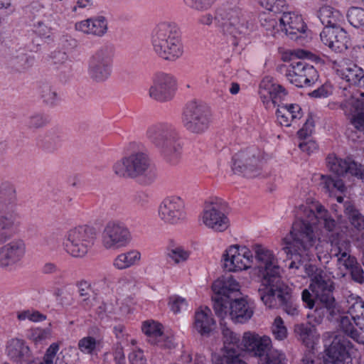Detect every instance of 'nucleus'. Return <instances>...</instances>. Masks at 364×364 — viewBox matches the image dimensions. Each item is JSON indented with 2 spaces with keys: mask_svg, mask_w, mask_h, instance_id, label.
I'll return each instance as SVG.
<instances>
[{
  "mask_svg": "<svg viewBox=\"0 0 364 364\" xmlns=\"http://www.w3.org/2000/svg\"><path fill=\"white\" fill-rule=\"evenodd\" d=\"M291 112L285 105L277 108L276 111L277 121L282 126L289 127L291 125V122L293 121L291 119Z\"/></svg>",
  "mask_w": 364,
  "mask_h": 364,
  "instance_id": "obj_57",
  "label": "nucleus"
},
{
  "mask_svg": "<svg viewBox=\"0 0 364 364\" xmlns=\"http://www.w3.org/2000/svg\"><path fill=\"white\" fill-rule=\"evenodd\" d=\"M290 55L291 56V60H293L294 58H302L303 60L308 58L312 59L317 63H323V60L319 56L304 50L298 49L292 50L291 51Z\"/></svg>",
  "mask_w": 364,
  "mask_h": 364,
  "instance_id": "obj_59",
  "label": "nucleus"
},
{
  "mask_svg": "<svg viewBox=\"0 0 364 364\" xmlns=\"http://www.w3.org/2000/svg\"><path fill=\"white\" fill-rule=\"evenodd\" d=\"M321 178V186H322L326 191H331L333 188H336L340 191H343L345 189L344 183L339 178H334L329 176L322 175Z\"/></svg>",
  "mask_w": 364,
  "mask_h": 364,
  "instance_id": "obj_48",
  "label": "nucleus"
},
{
  "mask_svg": "<svg viewBox=\"0 0 364 364\" xmlns=\"http://www.w3.org/2000/svg\"><path fill=\"white\" fill-rule=\"evenodd\" d=\"M222 202L215 201L206 204L203 209L201 220L203 224L208 228L216 232L226 230L230 221L228 218L221 211Z\"/></svg>",
  "mask_w": 364,
  "mask_h": 364,
  "instance_id": "obj_20",
  "label": "nucleus"
},
{
  "mask_svg": "<svg viewBox=\"0 0 364 364\" xmlns=\"http://www.w3.org/2000/svg\"><path fill=\"white\" fill-rule=\"evenodd\" d=\"M113 171L119 177L139 179L150 185L157 178V170L149 156L143 151H134L123 156L113 165Z\"/></svg>",
  "mask_w": 364,
  "mask_h": 364,
  "instance_id": "obj_6",
  "label": "nucleus"
},
{
  "mask_svg": "<svg viewBox=\"0 0 364 364\" xmlns=\"http://www.w3.org/2000/svg\"><path fill=\"white\" fill-rule=\"evenodd\" d=\"M351 245L346 239H338L331 242V255L337 259L343 255L350 253Z\"/></svg>",
  "mask_w": 364,
  "mask_h": 364,
  "instance_id": "obj_42",
  "label": "nucleus"
},
{
  "mask_svg": "<svg viewBox=\"0 0 364 364\" xmlns=\"http://www.w3.org/2000/svg\"><path fill=\"white\" fill-rule=\"evenodd\" d=\"M297 59V61L291 63L286 77L296 87L310 86L318 80V72L313 65L308 64L302 58Z\"/></svg>",
  "mask_w": 364,
  "mask_h": 364,
  "instance_id": "obj_18",
  "label": "nucleus"
},
{
  "mask_svg": "<svg viewBox=\"0 0 364 364\" xmlns=\"http://www.w3.org/2000/svg\"><path fill=\"white\" fill-rule=\"evenodd\" d=\"M244 348L259 360L264 357L272 346V340L267 336H259L255 333L245 332L242 337Z\"/></svg>",
  "mask_w": 364,
  "mask_h": 364,
  "instance_id": "obj_24",
  "label": "nucleus"
},
{
  "mask_svg": "<svg viewBox=\"0 0 364 364\" xmlns=\"http://www.w3.org/2000/svg\"><path fill=\"white\" fill-rule=\"evenodd\" d=\"M259 94L264 104H266L267 108L271 105L278 108L284 105L287 96V92L284 87L278 84L262 82L259 85Z\"/></svg>",
  "mask_w": 364,
  "mask_h": 364,
  "instance_id": "obj_25",
  "label": "nucleus"
},
{
  "mask_svg": "<svg viewBox=\"0 0 364 364\" xmlns=\"http://www.w3.org/2000/svg\"><path fill=\"white\" fill-rule=\"evenodd\" d=\"M232 161L234 173L250 178L258 176L262 166L261 154L254 148L237 152L232 156Z\"/></svg>",
  "mask_w": 364,
  "mask_h": 364,
  "instance_id": "obj_13",
  "label": "nucleus"
},
{
  "mask_svg": "<svg viewBox=\"0 0 364 364\" xmlns=\"http://www.w3.org/2000/svg\"><path fill=\"white\" fill-rule=\"evenodd\" d=\"M215 19L221 26L225 35L237 38L251 30L252 23L247 19L239 8H220L217 11Z\"/></svg>",
  "mask_w": 364,
  "mask_h": 364,
  "instance_id": "obj_10",
  "label": "nucleus"
},
{
  "mask_svg": "<svg viewBox=\"0 0 364 364\" xmlns=\"http://www.w3.org/2000/svg\"><path fill=\"white\" fill-rule=\"evenodd\" d=\"M77 287L80 296L83 297L81 301V306L86 309H90L92 305V299H90V293L92 292L90 284L87 282L82 280L77 282Z\"/></svg>",
  "mask_w": 364,
  "mask_h": 364,
  "instance_id": "obj_44",
  "label": "nucleus"
},
{
  "mask_svg": "<svg viewBox=\"0 0 364 364\" xmlns=\"http://www.w3.org/2000/svg\"><path fill=\"white\" fill-rule=\"evenodd\" d=\"M141 258L137 250H130L118 255L113 260V266L119 270L127 269L136 264Z\"/></svg>",
  "mask_w": 364,
  "mask_h": 364,
  "instance_id": "obj_37",
  "label": "nucleus"
},
{
  "mask_svg": "<svg viewBox=\"0 0 364 364\" xmlns=\"http://www.w3.org/2000/svg\"><path fill=\"white\" fill-rule=\"evenodd\" d=\"M47 123V117L43 114L37 112L28 117L26 126L28 129L36 131L46 126Z\"/></svg>",
  "mask_w": 364,
  "mask_h": 364,
  "instance_id": "obj_49",
  "label": "nucleus"
},
{
  "mask_svg": "<svg viewBox=\"0 0 364 364\" xmlns=\"http://www.w3.org/2000/svg\"><path fill=\"white\" fill-rule=\"evenodd\" d=\"M176 78L167 73L156 74L149 89V96L158 102H168L171 101L176 90Z\"/></svg>",
  "mask_w": 364,
  "mask_h": 364,
  "instance_id": "obj_17",
  "label": "nucleus"
},
{
  "mask_svg": "<svg viewBox=\"0 0 364 364\" xmlns=\"http://www.w3.org/2000/svg\"><path fill=\"white\" fill-rule=\"evenodd\" d=\"M114 357L117 364H125L122 342L117 341L114 348Z\"/></svg>",
  "mask_w": 364,
  "mask_h": 364,
  "instance_id": "obj_64",
  "label": "nucleus"
},
{
  "mask_svg": "<svg viewBox=\"0 0 364 364\" xmlns=\"http://www.w3.org/2000/svg\"><path fill=\"white\" fill-rule=\"evenodd\" d=\"M343 213L353 228L358 231L364 230V215L349 199L344 202Z\"/></svg>",
  "mask_w": 364,
  "mask_h": 364,
  "instance_id": "obj_33",
  "label": "nucleus"
},
{
  "mask_svg": "<svg viewBox=\"0 0 364 364\" xmlns=\"http://www.w3.org/2000/svg\"><path fill=\"white\" fill-rule=\"evenodd\" d=\"M349 270L351 278L355 282L360 284L364 283V271L358 262Z\"/></svg>",
  "mask_w": 364,
  "mask_h": 364,
  "instance_id": "obj_61",
  "label": "nucleus"
},
{
  "mask_svg": "<svg viewBox=\"0 0 364 364\" xmlns=\"http://www.w3.org/2000/svg\"><path fill=\"white\" fill-rule=\"evenodd\" d=\"M272 332L274 338L277 340H284L287 336V329L284 326L283 319L280 316H277L272 326Z\"/></svg>",
  "mask_w": 364,
  "mask_h": 364,
  "instance_id": "obj_53",
  "label": "nucleus"
},
{
  "mask_svg": "<svg viewBox=\"0 0 364 364\" xmlns=\"http://www.w3.org/2000/svg\"><path fill=\"white\" fill-rule=\"evenodd\" d=\"M360 95L364 96V92H360ZM357 112L351 119V123L354 127L364 134V100L357 102Z\"/></svg>",
  "mask_w": 364,
  "mask_h": 364,
  "instance_id": "obj_46",
  "label": "nucleus"
},
{
  "mask_svg": "<svg viewBox=\"0 0 364 364\" xmlns=\"http://www.w3.org/2000/svg\"><path fill=\"white\" fill-rule=\"evenodd\" d=\"M145 136L148 141L168 163L176 164L181 156L178 134L170 123L158 122L148 126Z\"/></svg>",
  "mask_w": 364,
  "mask_h": 364,
  "instance_id": "obj_5",
  "label": "nucleus"
},
{
  "mask_svg": "<svg viewBox=\"0 0 364 364\" xmlns=\"http://www.w3.org/2000/svg\"><path fill=\"white\" fill-rule=\"evenodd\" d=\"M347 302L348 304V312L354 323L360 329L364 331V301L358 296L350 295Z\"/></svg>",
  "mask_w": 364,
  "mask_h": 364,
  "instance_id": "obj_31",
  "label": "nucleus"
},
{
  "mask_svg": "<svg viewBox=\"0 0 364 364\" xmlns=\"http://www.w3.org/2000/svg\"><path fill=\"white\" fill-rule=\"evenodd\" d=\"M285 355L282 351L272 348L268 350V352L259 360V364H283L285 360Z\"/></svg>",
  "mask_w": 364,
  "mask_h": 364,
  "instance_id": "obj_45",
  "label": "nucleus"
},
{
  "mask_svg": "<svg viewBox=\"0 0 364 364\" xmlns=\"http://www.w3.org/2000/svg\"><path fill=\"white\" fill-rule=\"evenodd\" d=\"M93 336H88L82 338L78 342V348L84 353L92 355L95 353L97 349L101 346L102 336L99 332V329L94 328L92 329Z\"/></svg>",
  "mask_w": 364,
  "mask_h": 364,
  "instance_id": "obj_34",
  "label": "nucleus"
},
{
  "mask_svg": "<svg viewBox=\"0 0 364 364\" xmlns=\"http://www.w3.org/2000/svg\"><path fill=\"white\" fill-rule=\"evenodd\" d=\"M220 325L225 350L224 355L221 359H224L226 364H245L240 353V349L243 346L240 335L225 324L220 323Z\"/></svg>",
  "mask_w": 364,
  "mask_h": 364,
  "instance_id": "obj_19",
  "label": "nucleus"
},
{
  "mask_svg": "<svg viewBox=\"0 0 364 364\" xmlns=\"http://www.w3.org/2000/svg\"><path fill=\"white\" fill-rule=\"evenodd\" d=\"M71 0H50V8L55 12L61 14L69 6Z\"/></svg>",
  "mask_w": 364,
  "mask_h": 364,
  "instance_id": "obj_63",
  "label": "nucleus"
},
{
  "mask_svg": "<svg viewBox=\"0 0 364 364\" xmlns=\"http://www.w3.org/2000/svg\"><path fill=\"white\" fill-rule=\"evenodd\" d=\"M189 8L196 11H205L210 9L215 0H183Z\"/></svg>",
  "mask_w": 364,
  "mask_h": 364,
  "instance_id": "obj_56",
  "label": "nucleus"
},
{
  "mask_svg": "<svg viewBox=\"0 0 364 364\" xmlns=\"http://www.w3.org/2000/svg\"><path fill=\"white\" fill-rule=\"evenodd\" d=\"M114 48L105 44L97 48L91 55L87 63V73L95 82L107 81L112 73Z\"/></svg>",
  "mask_w": 364,
  "mask_h": 364,
  "instance_id": "obj_9",
  "label": "nucleus"
},
{
  "mask_svg": "<svg viewBox=\"0 0 364 364\" xmlns=\"http://www.w3.org/2000/svg\"><path fill=\"white\" fill-rule=\"evenodd\" d=\"M215 326V322L212 317L210 309L205 307V309L196 312L194 328L201 336H208Z\"/></svg>",
  "mask_w": 364,
  "mask_h": 364,
  "instance_id": "obj_29",
  "label": "nucleus"
},
{
  "mask_svg": "<svg viewBox=\"0 0 364 364\" xmlns=\"http://www.w3.org/2000/svg\"><path fill=\"white\" fill-rule=\"evenodd\" d=\"M141 329L144 333L149 338V341L150 343L163 346L162 344H160L162 331L159 323L155 321H146L144 322Z\"/></svg>",
  "mask_w": 364,
  "mask_h": 364,
  "instance_id": "obj_39",
  "label": "nucleus"
},
{
  "mask_svg": "<svg viewBox=\"0 0 364 364\" xmlns=\"http://www.w3.org/2000/svg\"><path fill=\"white\" fill-rule=\"evenodd\" d=\"M59 350V346L58 343H53L47 349L42 360L34 359L32 357L31 364H54L53 361L55 358L57 352Z\"/></svg>",
  "mask_w": 364,
  "mask_h": 364,
  "instance_id": "obj_51",
  "label": "nucleus"
},
{
  "mask_svg": "<svg viewBox=\"0 0 364 364\" xmlns=\"http://www.w3.org/2000/svg\"><path fill=\"white\" fill-rule=\"evenodd\" d=\"M253 250L258 262L260 285L257 292L260 300L269 309L280 307L289 315H298L299 306L292 298L291 289L282 279L275 255L262 245H255Z\"/></svg>",
  "mask_w": 364,
  "mask_h": 364,
  "instance_id": "obj_1",
  "label": "nucleus"
},
{
  "mask_svg": "<svg viewBox=\"0 0 364 364\" xmlns=\"http://www.w3.org/2000/svg\"><path fill=\"white\" fill-rule=\"evenodd\" d=\"M325 346L328 347L325 350L323 364H353L349 354L352 344L344 336L334 335L330 343L326 341Z\"/></svg>",
  "mask_w": 364,
  "mask_h": 364,
  "instance_id": "obj_16",
  "label": "nucleus"
},
{
  "mask_svg": "<svg viewBox=\"0 0 364 364\" xmlns=\"http://www.w3.org/2000/svg\"><path fill=\"white\" fill-rule=\"evenodd\" d=\"M320 38L325 46L338 53L347 50L350 43L349 36L341 26L324 27L320 33Z\"/></svg>",
  "mask_w": 364,
  "mask_h": 364,
  "instance_id": "obj_21",
  "label": "nucleus"
},
{
  "mask_svg": "<svg viewBox=\"0 0 364 364\" xmlns=\"http://www.w3.org/2000/svg\"><path fill=\"white\" fill-rule=\"evenodd\" d=\"M151 41L154 52L164 60L175 61L183 53L178 28L173 23L157 24L152 31Z\"/></svg>",
  "mask_w": 364,
  "mask_h": 364,
  "instance_id": "obj_7",
  "label": "nucleus"
},
{
  "mask_svg": "<svg viewBox=\"0 0 364 364\" xmlns=\"http://www.w3.org/2000/svg\"><path fill=\"white\" fill-rule=\"evenodd\" d=\"M60 142V136L54 132H48L43 139L38 142L42 149L51 151L56 149Z\"/></svg>",
  "mask_w": 364,
  "mask_h": 364,
  "instance_id": "obj_47",
  "label": "nucleus"
},
{
  "mask_svg": "<svg viewBox=\"0 0 364 364\" xmlns=\"http://www.w3.org/2000/svg\"><path fill=\"white\" fill-rule=\"evenodd\" d=\"M26 244L16 238L0 247V268L14 267L21 262L26 254Z\"/></svg>",
  "mask_w": 364,
  "mask_h": 364,
  "instance_id": "obj_22",
  "label": "nucleus"
},
{
  "mask_svg": "<svg viewBox=\"0 0 364 364\" xmlns=\"http://www.w3.org/2000/svg\"><path fill=\"white\" fill-rule=\"evenodd\" d=\"M319 242L309 223L303 220L294 223L289 234L283 239L284 246L282 250L289 256V269L301 276L305 273L311 279L319 273L326 274L309 262L310 257L316 252Z\"/></svg>",
  "mask_w": 364,
  "mask_h": 364,
  "instance_id": "obj_2",
  "label": "nucleus"
},
{
  "mask_svg": "<svg viewBox=\"0 0 364 364\" xmlns=\"http://www.w3.org/2000/svg\"><path fill=\"white\" fill-rule=\"evenodd\" d=\"M159 219L166 225H177L186 218L183 199L178 196L165 198L158 209Z\"/></svg>",
  "mask_w": 364,
  "mask_h": 364,
  "instance_id": "obj_15",
  "label": "nucleus"
},
{
  "mask_svg": "<svg viewBox=\"0 0 364 364\" xmlns=\"http://www.w3.org/2000/svg\"><path fill=\"white\" fill-rule=\"evenodd\" d=\"M317 222L320 225H323L328 231H333L336 226V220L330 215L327 210L322 205L316 207V213H313Z\"/></svg>",
  "mask_w": 364,
  "mask_h": 364,
  "instance_id": "obj_41",
  "label": "nucleus"
},
{
  "mask_svg": "<svg viewBox=\"0 0 364 364\" xmlns=\"http://www.w3.org/2000/svg\"><path fill=\"white\" fill-rule=\"evenodd\" d=\"M6 353L9 360L16 364L31 363L33 355L28 346L22 339L12 338L7 341Z\"/></svg>",
  "mask_w": 364,
  "mask_h": 364,
  "instance_id": "obj_26",
  "label": "nucleus"
},
{
  "mask_svg": "<svg viewBox=\"0 0 364 364\" xmlns=\"http://www.w3.org/2000/svg\"><path fill=\"white\" fill-rule=\"evenodd\" d=\"M210 113L207 107L196 102H191L183 111L182 124L189 132L201 134L208 129Z\"/></svg>",
  "mask_w": 364,
  "mask_h": 364,
  "instance_id": "obj_12",
  "label": "nucleus"
},
{
  "mask_svg": "<svg viewBox=\"0 0 364 364\" xmlns=\"http://www.w3.org/2000/svg\"><path fill=\"white\" fill-rule=\"evenodd\" d=\"M279 28L284 31L291 39L298 41L305 33L306 25L303 18L294 13L283 11L279 18Z\"/></svg>",
  "mask_w": 364,
  "mask_h": 364,
  "instance_id": "obj_23",
  "label": "nucleus"
},
{
  "mask_svg": "<svg viewBox=\"0 0 364 364\" xmlns=\"http://www.w3.org/2000/svg\"><path fill=\"white\" fill-rule=\"evenodd\" d=\"M132 240L131 232L125 224L119 220H109L104 226L101 243L107 250H116L127 246Z\"/></svg>",
  "mask_w": 364,
  "mask_h": 364,
  "instance_id": "obj_11",
  "label": "nucleus"
},
{
  "mask_svg": "<svg viewBox=\"0 0 364 364\" xmlns=\"http://www.w3.org/2000/svg\"><path fill=\"white\" fill-rule=\"evenodd\" d=\"M97 231L95 228L81 225L70 228L65 234L66 252L74 257H85L92 247Z\"/></svg>",
  "mask_w": 364,
  "mask_h": 364,
  "instance_id": "obj_8",
  "label": "nucleus"
},
{
  "mask_svg": "<svg viewBox=\"0 0 364 364\" xmlns=\"http://www.w3.org/2000/svg\"><path fill=\"white\" fill-rule=\"evenodd\" d=\"M347 18L349 23L354 27L364 26V9L352 7L348 11Z\"/></svg>",
  "mask_w": 364,
  "mask_h": 364,
  "instance_id": "obj_50",
  "label": "nucleus"
},
{
  "mask_svg": "<svg viewBox=\"0 0 364 364\" xmlns=\"http://www.w3.org/2000/svg\"><path fill=\"white\" fill-rule=\"evenodd\" d=\"M259 4L266 9L274 13L283 12L287 6L285 0H259Z\"/></svg>",
  "mask_w": 364,
  "mask_h": 364,
  "instance_id": "obj_54",
  "label": "nucleus"
},
{
  "mask_svg": "<svg viewBox=\"0 0 364 364\" xmlns=\"http://www.w3.org/2000/svg\"><path fill=\"white\" fill-rule=\"evenodd\" d=\"M334 282L326 274H318L311 279L309 289L301 292V300L311 311L307 317L316 324L326 318L329 321L338 318L340 307L333 296Z\"/></svg>",
  "mask_w": 364,
  "mask_h": 364,
  "instance_id": "obj_3",
  "label": "nucleus"
},
{
  "mask_svg": "<svg viewBox=\"0 0 364 364\" xmlns=\"http://www.w3.org/2000/svg\"><path fill=\"white\" fill-rule=\"evenodd\" d=\"M294 332L307 348H314L319 338L314 326L310 323H297L294 326Z\"/></svg>",
  "mask_w": 364,
  "mask_h": 364,
  "instance_id": "obj_30",
  "label": "nucleus"
},
{
  "mask_svg": "<svg viewBox=\"0 0 364 364\" xmlns=\"http://www.w3.org/2000/svg\"><path fill=\"white\" fill-rule=\"evenodd\" d=\"M41 96L44 102L53 105L57 97L56 91L48 84H43L40 87Z\"/></svg>",
  "mask_w": 364,
  "mask_h": 364,
  "instance_id": "obj_55",
  "label": "nucleus"
},
{
  "mask_svg": "<svg viewBox=\"0 0 364 364\" xmlns=\"http://www.w3.org/2000/svg\"><path fill=\"white\" fill-rule=\"evenodd\" d=\"M19 215H0V245L11 237V230L19 226Z\"/></svg>",
  "mask_w": 364,
  "mask_h": 364,
  "instance_id": "obj_35",
  "label": "nucleus"
},
{
  "mask_svg": "<svg viewBox=\"0 0 364 364\" xmlns=\"http://www.w3.org/2000/svg\"><path fill=\"white\" fill-rule=\"evenodd\" d=\"M257 245L255 244V245ZM254 246L255 245L252 246V251L246 247L240 248L238 245L230 246L223 255V267L228 272H237L250 268L254 259L252 252L255 254L253 250ZM255 258H256L255 255ZM257 267H258V262H257ZM256 271L258 272L257 267Z\"/></svg>",
  "mask_w": 364,
  "mask_h": 364,
  "instance_id": "obj_14",
  "label": "nucleus"
},
{
  "mask_svg": "<svg viewBox=\"0 0 364 364\" xmlns=\"http://www.w3.org/2000/svg\"><path fill=\"white\" fill-rule=\"evenodd\" d=\"M261 26L267 31H271L272 35H274L281 28L278 23L279 18H274L271 14L264 13L259 16Z\"/></svg>",
  "mask_w": 364,
  "mask_h": 364,
  "instance_id": "obj_43",
  "label": "nucleus"
},
{
  "mask_svg": "<svg viewBox=\"0 0 364 364\" xmlns=\"http://www.w3.org/2000/svg\"><path fill=\"white\" fill-rule=\"evenodd\" d=\"M326 164L329 170L338 177L346 174H351V167L354 161L350 159H342L335 154H329L326 158Z\"/></svg>",
  "mask_w": 364,
  "mask_h": 364,
  "instance_id": "obj_32",
  "label": "nucleus"
},
{
  "mask_svg": "<svg viewBox=\"0 0 364 364\" xmlns=\"http://www.w3.org/2000/svg\"><path fill=\"white\" fill-rule=\"evenodd\" d=\"M351 319L352 318L348 316H340L338 315L336 321L339 320V328L342 332L354 341L360 343L361 341L360 333L355 328L353 323L351 322ZM334 321H336V319Z\"/></svg>",
  "mask_w": 364,
  "mask_h": 364,
  "instance_id": "obj_40",
  "label": "nucleus"
},
{
  "mask_svg": "<svg viewBox=\"0 0 364 364\" xmlns=\"http://www.w3.org/2000/svg\"><path fill=\"white\" fill-rule=\"evenodd\" d=\"M168 305L171 310L174 313L177 314L181 310L187 306L186 301L184 298H182L177 295H173L168 299Z\"/></svg>",
  "mask_w": 364,
  "mask_h": 364,
  "instance_id": "obj_58",
  "label": "nucleus"
},
{
  "mask_svg": "<svg viewBox=\"0 0 364 364\" xmlns=\"http://www.w3.org/2000/svg\"><path fill=\"white\" fill-rule=\"evenodd\" d=\"M299 364H321L320 360L316 358L314 348H307L304 351Z\"/></svg>",
  "mask_w": 364,
  "mask_h": 364,
  "instance_id": "obj_60",
  "label": "nucleus"
},
{
  "mask_svg": "<svg viewBox=\"0 0 364 364\" xmlns=\"http://www.w3.org/2000/svg\"><path fill=\"white\" fill-rule=\"evenodd\" d=\"M212 301L215 314L221 318L230 316L235 323L247 322L253 315V309L240 295V284L231 275L223 276L212 285Z\"/></svg>",
  "mask_w": 364,
  "mask_h": 364,
  "instance_id": "obj_4",
  "label": "nucleus"
},
{
  "mask_svg": "<svg viewBox=\"0 0 364 364\" xmlns=\"http://www.w3.org/2000/svg\"><path fill=\"white\" fill-rule=\"evenodd\" d=\"M318 16L324 27L341 26L343 20L341 13L329 6L321 7L318 11Z\"/></svg>",
  "mask_w": 364,
  "mask_h": 364,
  "instance_id": "obj_36",
  "label": "nucleus"
},
{
  "mask_svg": "<svg viewBox=\"0 0 364 364\" xmlns=\"http://www.w3.org/2000/svg\"><path fill=\"white\" fill-rule=\"evenodd\" d=\"M343 78L351 85L364 88V70L355 64H351L343 70Z\"/></svg>",
  "mask_w": 364,
  "mask_h": 364,
  "instance_id": "obj_38",
  "label": "nucleus"
},
{
  "mask_svg": "<svg viewBox=\"0 0 364 364\" xmlns=\"http://www.w3.org/2000/svg\"><path fill=\"white\" fill-rule=\"evenodd\" d=\"M75 28L85 33L102 36L107 31V23L105 17L99 16L78 22L75 24Z\"/></svg>",
  "mask_w": 364,
  "mask_h": 364,
  "instance_id": "obj_28",
  "label": "nucleus"
},
{
  "mask_svg": "<svg viewBox=\"0 0 364 364\" xmlns=\"http://www.w3.org/2000/svg\"><path fill=\"white\" fill-rule=\"evenodd\" d=\"M17 194L15 186L9 181L0 183V215H18L15 207Z\"/></svg>",
  "mask_w": 364,
  "mask_h": 364,
  "instance_id": "obj_27",
  "label": "nucleus"
},
{
  "mask_svg": "<svg viewBox=\"0 0 364 364\" xmlns=\"http://www.w3.org/2000/svg\"><path fill=\"white\" fill-rule=\"evenodd\" d=\"M167 255L171 258L175 263L178 264L186 261L190 255V252L181 246H176L170 248Z\"/></svg>",
  "mask_w": 364,
  "mask_h": 364,
  "instance_id": "obj_52",
  "label": "nucleus"
},
{
  "mask_svg": "<svg viewBox=\"0 0 364 364\" xmlns=\"http://www.w3.org/2000/svg\"><path fill=\"white\" fill-rule=\"evenodd\" d=\"M132 201L138 206L146 207L149 201V194L144 191L136 192L132 196Z\"/></svg>",
  "mask_w": 364,
  "mask_h": 364,
  "instance_id": "obj_62",
  "label": "nucleus"
}]
</instances>
